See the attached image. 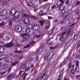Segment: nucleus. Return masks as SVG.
Returning <instances> with one entry per match:
<instances>
[{"mask_svg": "<svg viewBox=\"0 0 80 80\" xmlns=\"http://www.w3.org/2000/svg\"><path fill=\"white\" fill-rule=\"evenodd\" d=\"M41 35H36L35 37L37 38H39V37H40Z\"/></svg>", "mask_w": 80, "mask_h": 80, "instance_id": "nucleus-53", "label": "nucleus"}, {"mask_svg": "<svg viewBox=\"0 0 80 80\" xmlns=\"http://www.w3.org/2000/svg\"><path fill=\"white\" fill-rule=\"evenodd\" d=\"M69 2L68 0L66 1V4H67V5H68V3H69Z\"/></svg>", "mask_w": 80, "mask_h": 80, "instance_id": "nucleus-58", "label": "nucleus"}, {"mask_svg": "<svg viewBox=\"0 0 80 80\" xmlns=\"http://www.w3.org/2000/svg\"><path fill=\"white\" fill-rule=\"evenodd\" d=\"M12 76H13V74L11 73L9 75L8 77H7L8 79V80H10L11 78L12 77Z\"/></svg>", "mask_w": 80, "mask_h": 80, "instance_id": "nucleus-23", "label": "nucleus"}, {"mask_svg": "<svg viewBox=\"0 0 80 80\" xmlns=\"http://www.w3.org/2000/svg\"><path fill=\"white\" fill-rule=\"evenodd\" d=\"M56 6L55 5H53V6H52L51 8L53 10L54 8H55V7Z\"/></svg>", "mask_w": 80, "mask_h": 80, "instance_id": "nucleus-57", "label": "nucleus"}, {"mask_svg": "<svg viewBox=\"0 0 80 80\" xmlns=\"http://www.w3.org/2000/svg\"><path fill=\"white\" fill-rule=\"evenodd\" d=\"M9 23L10 27H12V22L11 20H9Z\"/></svg>", "mask_w": 80, "mask_h": 80, "instance_id": "nucleus-39", "label": "nucleus"}, {"mask_svg": "<svg viewBox=\"0 0 80 80\" xmlns=\"http://www.w3.org/2000/svg\"><path fill=\"white\" fill-rule=\"evenodd\" d=\"M43 11H40L39 12V14L40 16H42L43 15Z\"/></svg>", "mask_w": 80, "mask_h": 80, "instance_id": "nucleus-24", "label": "nucleus"}, {"mask_svg": "<svg viewBox=\"0 0 80 80\" xmlns=\"http://www.w3.org/2000/svg\"><path fill=\"white\" fill-rule=\"evenodd\" d=\"M28 28L29 29H33V25L32 24H30L28 26Z\"/></svg>", "mask_w": 80, "mask_h": 80, "instance_id": "nucleus-22", "label": "nucleus"}, {"mask_svg": "<svg viewBox=\"0 0 80 80\" xmlns=\"http://www.w3.org/2000/svg\"><path fill=\"white\" fill-rule=\"evenodd\" d=\"M68 67L69 68H71V67H72V68H73L74 67V66L72 65V63H70L69 66H68Z\"/></svg>", "mask_w": 80, "mask_h": 80, "instance_id": "nucleus-44", "label": "nucleus"}, {"mask_svg": "<svg viewBox=\"0 0 80 80\" xmlns=\"http://www.w3.org/2000/svg\"><path fill=\"white\" fill-rule=\"evenodd\" d=\"M61 23H64V20H62L61 22Z\"/></svg>", "mask_w": 80, "mask_h": 80, "instance_id": "nucleus-63", "label": "nucleus"}, {"mask_svg": "<svg viewBox=\"0 0 80 80\" xmlns=\"http://www.w3.org/2000/svg\"><path fill=\"white\" fill-rule=\"evenodd\" d=\"M6 72L5 69L2 68L0 69V73L1 74H4V73H5Z\"/></svg>", "mask_w": 80, "mask_h": 80, "instance_id": "nucleus-13", "label": "nucleus"}, {"mask_svg": "<svg viewBox=\"0 0 80 80\" xmlns=\"http://www.w3.org/2000/svg\"><path fill=\"white\" fill-rule=\"evenodd\" d=\"M18 77V75H15L13 77L14 78H17Z\"/></svg>", "mask_w": 80, "mask_h": 80, "instance_id": "nucleus-60", "label": "nucleus"}, {"mask_svg": "<svg viewBox=\"0 0 80 80\" xmlns=\"http://www.w3.org/2000/svg\"><path fill=\"white\" fill-rule=\"evenodd\" d=\"M59 2H61V3L60 5L58 6V7H60V6H61V5H62L64 4V1H63V0H60Z\"/></svg>", "mask_w": 80, "mask_h": 80, "instance_id": "nucleus-17", "label": "nucleus"}, {"mask_svg": "<svg viewBox=\"0 0 80 80\" xmlns=\"http://www.w3.org/2000/svg\"><path fill=\"white\" fill-rule=\"evenodd\" d=\"M4 23H5L4 22H2V23H0V27H2V26H3L4 25Z\"/></svg>", "mask_w": 80, "mask_h": 80, "instance_id": "nucleus-48", "label": "nucleus"}, {"mask_svg": "<svg viewBox=\"0 0 80 80\" xmlns=\"http://www.w3.org/2000/svg\"><path fill=\"white\" fill-rule=\"evenodd\" d=\"M39 23H40L41 26H43V25L44 24V23H45V21L42 20H40L39 21Z\"/></svg>", "mask_w": 80, "mask_h": 80, "instance_id": "nucleus-18", "label": "nucleus"}, {"mask_svg": "<svg viewBox=\"0 0 80 80\" xmlns=\"http://www.w3.org/2000/svg\"><path fill=\"white\" fill-rule=\"evenodd\" d=\"M21 36L22 38L25 39H28L29 38V35L28 34H21Z\"/></svg>", "mask_w": 80, "mask_h": 80, "instance_id": "nucleus-11", "label": "nucleus"}, {"mask_svg": "<svg viewBox=\"0 0 80 80\" xmlns=\"http://www.w3.org/2000/svg\"><path fill=\"white\" fill-rule=\"evenodd\" d=\"M75 25V23L73 24L72 22H70L68 24V26H69V27H72L73 25Z\"/></svg>", "mask_w": 80, "mask_h": 80, "instance_id": "nucleus-29", "label": "nucleus"}, {"mask_svg": "<svg viewBox=\"0 0 80 80\" xmlns=\"http://www.w3.org/2000/svg\"><path fill=\"white\" fill-rule=\"evenodd\" d=\"M53 55V53L51 52L49 54L46 55L44 57L45 60H46L47 61H48L52 57Z\"/></svg>", "mask_w": 80, "mask_h": 80, "instance_id": "nucleus-4", "label": "nucleus"}, {"mask_svg": "<svg viewBox=\"0 0 80 80\" xmlns=\"http://www.w3.org/2000/svg\"><path fill=\"white\" fill-rule=\"evenodd\" d=\"M18 17H16L15 18H13L12 19V21H13V22H17L18 21Z\"/></svg>", "mask_w": 80, "mask_h": 80, "instance_id": "nucleus-19", "label": "nucleus"}, {"mask_svg": "<svg viewBox=\"0 0 80 80\" xmlns=\"http://www.w3.org/2000/svg\"><path fill=\"white\" fill-rule=\"evenodd\" d=\"M40 3H42L43 2V0H39Z\"/></svg>", "mask_w": 80, "mask_h": 80, "instance_id": "nucleus-61", "label": "nucleus"}, {"mask_svg": "<svg viewBox=\"0 0 80 80\" xmlns=\"http://www.w3.org/2000/svg\"><path fill=\"white\" fill-rule=\"evenodd\" d=\"M47 78H48V76L47 75H46L45 76V78H44L43 80H47Z\"/></svg>", "mask_w": 80, "mask_h": 80, "instance_id": "nucleus-50", "label": "nucleus"}, {"mask_svg": "<svg viewBox=\"0 0 80 80\" xmlns=\"http://www.w3.org/2000/svg\"><path fill=\"white\" fill-rule=\"evenodd\" d=\"M65 8V6H61L59 9L60 10H63V9H64V8Z\"/></svg>", "mask_w": 80, "mask_h": 80, "instance_id": "nucleus-32", "label": "nucleus"}, {"mask_svg": "<svg viewBox=\"0 0 80 80\" xmlns=\"http://www.w3.org/2000/svg\"><path fill=\"white\" fill-rule=\"evenodd\" d=\"M72 38H73L74 40H76L77 38V35H75L74 33H72L71 35Z\"/></svg>", "mask_w": 80, "mask_h": 80, "instance_id": "nucleus-16", "label": "nucleus"}, {"mask_svg": "<svg viewBox=\"0 0 80 80\" xmlns=\"http://www.w3.org/2000/svg\"><path fill=\"white\" fill-rule=\"evenodd\" d=\"M30 70V68H29V67H26L25 68V75H27V74H28V73L29 72L28 71L29 70Z\"/></svg>", "mask_w": 80, "mask_h": 80, "instance_id": "nucleus-15", "label": "nucleus"}, {"mask_svg": "<svg viewBox=\"0 0 80 80\" xmlns=\"http://www.w3.org/2000/svg\"><path fill=\"white\" fill-rule=\"evenodd\" d=\"M76 57L77 58H80V55H76Z\"/></svg>", "mask_w": 80, "mask_h": 80, "instance_id": "nucleus-46", "label": "nucleus"}, {"mask_svg": "<svg viewBox=\"0 0 80 80\" xmlns=\"http://www.w3.org/2000/svg\"><path fill=\"white\" fill-rule=\"evenodd\" d=\"M67 29V27L66 26L63 27L62 29V31H65V30H66Z\"/></svg>", "mask_w": 80, "mask_h": 80, "instance_id": "nucleus-37", "label": "nucleus"}, {"mask_svg": "<svg viewBox=\"0 0 80 80\" xmlns=\"http://www.w3.org/2000/svg\"><path fill=\"white\" fill-rule=\"evenodd\" d=\"M46 53H50V51L49 50H47L46 51Z\"/></svg>", "mask_w": 80, "mask_h": 80, "instance_id": "nucleus-56", "label": "nucleus"}, {"mask_svg": "<svg viewBox=\"0 0 80 80\" xmlns=\"http://www.w3.org/2000/svg\"><path fill=\"white\" fill-rule=\"evenodd\" d=\"M80 77V75H77L76 77V79H78V78H79Z\"/></svg>", "mask_w": 80, "mask_h": 80, "instance_id": "nucleus-49", "label": "nucleus"}, {"mask_svg": "<svg viewBox=\"0 0 80 80\" xmlns=\"http://www.w3.org/2000/svg\"><path fill=\"white\" fill-rule=\"evenodd\" d=\"M5 39L7 41L10 40V37H9V36H6Z\"/></svg>", "mask_w": 80, "mask_h": 80, "instance_id": "nucleus-43", "label": "nucleus"}, {"mask_svg": "<svg viewBox=\"0 0 80 80\" xmlns=\"http://www.w3.org/2000/svg\"><path fill=\"white\" fill-rule=\"evenodd\" d=\"M28 6H30V7H32V6L33 5V4L32 3L29 2L28 3Z\"/></svg>", "mask_w": 80, "mask_h": 80, "instance_id": "nucleus-35", "label": "nucleus"}, {"mask_svg": "<svg viewBox=\"0 0 80 80\" xmlns=\"http://www.w3.org/2000/svg\"><path fill=\"white\" fill-rule=\"evenodd\" d=\"M25 31L26 33H27V34L30 32V30L28 29H26Z\"/></svg>", "mask_w": 80, "mask_h": 80, "instance_id": "nucleus-28", "label": "nucleus"}, {"mask_svg": "<svg viewBox=\"0 0 80 80\" xmlns=\"http://www.w3.org/2000/svg\"><path fill=\"white\" fill-rule=\"evenodd\" d=\"M70 73H71V78H73L75 76V71L74 69H72L70 71Z\"/></svg>", "mask_w": 80, "mask_h": 80, "instance_id": "nucleus-7", "label": "nucleus"}, {"mask_svg": "<svg viewBox=\"0 0 80 80\" xmlns=\"http://www.w3.org/2000/svg\"><path fill=\"white\" fill-rule=\"evenodd\" d=\"M62 74H63V71H61V72H60V75L58 77V78H60L61 77H62Z\"/></svg>", "mask_w": 80, "mask_h": 80, "instance_id": "nucleus-41", "label": "nucleus"}, {"mask_svg": "<svg viewBox=\"0 0 80 80\" xmlns=\"http://www.w3.org/2000/svg\"><path fill=\"white\" fill-rule=\"evenodd\" d=\"M2 3L3 5H6L7 4V3H8V2L6 1H2Z\"/></svg>", "mask_w": 80, "mask_h": 80, "instance_id": "nucleus-25", "label": "nucleus"}, {"mask_svg": "<svg viewBox=\"0 0 80 80\" xmlns=\"http://www.w3.org/2000/svg\"><path fill=\"white\" fill-rule=\"evenodd\" d=\"M13 61V59L10 57H7L5 58V62L7 63H11Z\"/></svg>", "mask_w": 80, "mask_h": 80, "instance_id": "nucleus-5", "label": "nucleus"}, {"mask_svg": "<svg viewBox=\"0 0 80 80\" xmlns=\"http://www.w3.org/2000/svg\"><path fill=\"white\" fill-rule=\"evenodd\" d=\"M52 33H53V30L49 31L48 32V34L49 35H52Z\"/></svg>", "mask_w": 80, "mask_h": 80, "instance_id": "nucleus-27", "label": "nucleus"}, {"mask_svg": "<svg viewBox=\"0 0 80 80\" xmlns=\"http://www.w3.org/2000/svg\"><path fill=\"white\" fill-rule=\"evenodd\" d=\"M18 63V61H16L15 62H12V65L13 66H15V65H17V63Z\"/></svg>", "mask_w": 80, "mask_h": 80, "instance_id": "nucleus-21", "label": "nucleus"}, {"mask_svg": "<svg viewBox=\"0 0 80 80\" xmlns=\"http://www.w3.org/2000/svg\"><path fill=\"white\" fill-rule=\"evenodd\" d=\"M26 67V65L25 64L23 65L21 67V69H23V68H25Z\"/></svg>", "mask_w": 80, "mask_h": 80, "instance_id": "nucleus-34", "label": "nucleus"}, {"mask_svg": "<svg viewBox=\"0 0 80 80\" xmlns=\"http://www.w3.org/2000/svg\"><path fill=\"white\" fill-rule=\"evenodd\" d=\"M65 63H66L64 61L61 64V65L63 66V65H64Z\"/></svg>", "mask_w": 80, "mask_h": 80, "instance_id": "nucleus-52", "label": "nucleus"}, {"mask_svg": "<svg viewBox=\"0 0 80 80\" xmlns=\"http://www.w3.org/2000/svg\"><path fill=\"white\" fill-rule=\"evenodd\" d=\"M25 73V72L24 71H21L19 72V77H21V78H22V77H23V74Z\"/></svg>", "mask_w": 80, "mask_h": 80, "instance_id": "nucleus-14", "label": "nucleus"}, {"mask_svg": "<svg viewBox=\"0 0 80 80\" xmlns=\"http://www.w3.org/2000/svg\"><path fill=\"white\" fill-rule=\"evenodd\" d=\"M41 51H40L38 50V51H37L35 53L36 55H39Z\"/></svg>", "mask_w": 80, "mask_h": 80, "instance_id": "nucleus-31", "label": "nucleus"}, {"mask_svg": "<svg viewBox=\"0 0 80 80\" xmlns=\"http://www.w3.org/2000/svg\"><path fill=\"white\" fill-rule=\"evenodd\" d=\"M0 15L2 17H5L7 15V11L6 10H3L1 12Z\"/></svg>", "mask_w": 80, "mask_h": 80, "instance_id": "nucleus-6", "label": "nucleus"}, {"mask_svg": "<svg viewBox=\"0 0 80 80\" xmlns=\"http://www.w3.org/2000/svg\"><path fill=\"white\" fill-rule=\"evenodd\" d=\"M45 44H43L42 45V46L43 47H45Z\"/></svg>", "mask_w": 80, "mask_h": 80, "instance_id": "nucleus-64", "label": "nucleus"}, {"mask_svg": "<svg viewBox=\"0 0 80 80\" xmlns=\"http://www.w3.org/2000/svg\"><path fill=\"white\" fill-rule=\"evenodd\" d=\"M13 45H14V43H13V42L12 41L9 43L5 45L4 47L8 48H10V47H12V46H13Z\"/></svg>", "mask_w": 80, "mask_h": 80, "instance_id": "nucleus-9", "label": "nucleus"}, {"mask_svg": "<svg viewBox=\"0 0 80 80\" xmlns=\"http://www.w3.org/2000/svg\"><path fill=\"white\" fill-rule=\"evenodd\" d=\"M5 48L3 47H0V53H2L4 51Z\"/></svg>", "mask_w": 80, "mask_h": 80, "instance_id": "nucleus-20", "label": "nucleus"}, {"mask_svg": "<svg viewBox=\"0 0 80 80\" xmlns=\"http://www.w3.org/2000/svg\"><path fill=\"white\" fill-rule=\"evenodd\" d=\"M4 43L3 42H0V47H3V46H4Z\"/></svg>", "mask_w": 80, "mask_h": 80, "instance_id": "nucleus-30", "label": "nucleus"}, {"mask_svg": "<svg viewBox=\"0 0 80 80\" xmlns=\"http://www.w3.org/2000/svg\"><path fill=\"white\" fill-rule=\"evenodd\" d=\"M39 25H35L33 26V30H38L39 29Z\"/></svg>", "mask_w": 80, "mask_h": 80, "instance_id": "nucleus-12", "label": "nucleus"}, {"mask_svg": "<svg viewBox=\"0 0 80 80\" xmlns=\"http://www.w3.org/2000/svg\"><path fill=\"white\" fill-rule=\"evenodd\" d=\"M75 70L77 72H79V68L78 67H76Z\"/></svg>", "mask_w": 80, "mask_h": 80, "instance_id": "nucleus-38", "label": "nucleus"}, {"mask_svg": "<svg viewBox=\"0 0 80 80\" xmlns=\"http://www.w3.org/2000/svg\"><path fill=\"white\" fill-rule=\"evenodd\" d=\"M28 15L27 14H22V17L21 18V20L25 24H28L30 23L29 19L28 18Z\"/></svg>", "mask_w": 80, "mask_h": 80, "instance_id": "nucleus-1", "label": "nucleus"}, {"mask_svg": "<svg viewBox=\"0 0 80 80\" xmlns=\"http://www.w3.org/2000/svg\"><path fill=\"white\" fill-rule=\"evenodd\" d=\"M20 50H21V48L20 46L18 45L16 47V53H22L23 52V51H20Z\"/></svg>", "mask_w": 80, "mask_h": 80, "instance_id": "nucleus-10", "label": "nucleus"}, {"mask_svg": "<svg viewBox=\"0 0 80 80\" xmlns=\"http://www.w3.org/2000/svg\"><path fill=\"white\" fill-rule=\"evenodd\" d=\"M64 40V38H63V37H61L60 39V40L61 42H63Z\"/></svg>", "mask_w": 80, "mask_h": 80, "instance_id": "nucleus-40", "label": "nucleus"}, {"mask_svg": "<svg viewBox=\"0 0 80 80\" xmlns=\"http://www.w3.org/2000/svg\"><path fill=\"white\" fill-rule=\"evenodd\" d=\"M65 12H66V11L65 9H63V10H62L61 11V13L62 14L65 13Z\"/></svg>", "mask_w": 80, "mask_h": 80, "instance_id": "nucleus-45", "label": "nucleus"}, {"mask_svg": "<svg viewBox=\"0 0 80 80\" xmlns=\"http://www.w3.org/2000/svg\"><path fill=\"white\" fill-rule=\"evenodd\" d=\"M79 64V61H77L76 64V66H77V67H78Z\"/></svg>", "mask_w": 80, "mask_h": 80, "instance_id": "nucleus-47", "label": "nucleus"}, {"mask_svg": "<svg viewBox=\"0 0 80 80\" xmlns=\"http://www.w3.org/2000/svg\"><path fill=\"white\" fill-rule=\"evenodd\" d=\"M70 57V56L68 57L66 59L64 60V62L66 63L67 61H68V59H69V58Z\"/></svg>", "mask_w": 80, "mask_h": 80, "instance_id": "nucleus-33", "label": "nucleus"}, {"mask_svg": "<svg viewBox=\"0 0 80 80\" xmlns=\"http://www.w3.org/2000/svg\"><path fill=\"white\" fill-rule=\"evenodd\" d=\"M35 43V42L34 41H32L30 43L31 44H34V43Z\"/></svg>", "mask_w": 80, "mask_h": 80, "instance_id": "nucleus-59", "label": "nucleus"}, {"mask_svg": "<svg viewBox=\"0 0 80 80\" xmlns=\"http://www.w3.org/2000/svg\"><path fill=\"white\" fill-rule=\"evenodd\" d=\"M62 14V15H63V16H66V15H68V13H63V14Z\"/></svg>", "mask_w": 80, "mask_h": 80, "instance_id": "nucleus-51", "label": "nucleus"}, {"mask_svg": "<svg viewBox=\"0 0 80 80\" xmlns=\"http://www.w3.org/2000/svg\"><path fill=\"white\" fill-rule=\"evenodd\" d=\"M15 30L17 32H18V33H20L22 31L21 27L19 26H16L15 28Z\"/></svg>", "mask_w": 80, "mask_h": 80, "instance_id": "nucleus-8", "label": "nucleus"}, {"mask_svg": "<svg viewBox=\"0 0 80 80\" xmlns=\"http://www.w3.org/2000/svg\"><path fill=\"white\" fill-rule=\"evenodd\" d=\"M70 16L67 15L65 17V18L66 20H70Z\"/></svg>", "mask_w": 80, "mask_h": 80, "instance_id": "nucleus-42", "label": "nucleus"}, {"mask_svg": "<svg viewBox=\"0 0 80 80\" xmlns=\"http://www.w3.org/2000/svg\"><path fill=\"white\" fill-rule=\"evenodd\" d=\"M1 58L2 59H3V58H5V54H3L1 55Z\"/></svg>", "mask_w": 80, "mask_h": 80, "instance_id": "nucleus-36", "label": "nucleus"}, {"mask_svg": "<svg viewBox=\"0 0 80 80\" xmlns=\"http://www.w3.org/2000/svg\"><path fill=\"white\" fill-rule=\"evenodd\" d=\"M50 49H51L52 50H53V49H55V48H54L53 47H50Z\"/></svg>", "mask_w": 80, "mask_h": 80, "instance_id": "nucleus-54", "label": "nucleus"}, {"mask_svg": "<svg viewBox=\"0 0 80 80\" xmlns=\"http://www.w3.org/2000/svg\"><path fill=\"white\" fill-rule=\"evenodd\" d=\"M52 17H50V16L48 17V19H49V20H51V19H52Z\"/></svg>", "mask_w": 80, "mask_h": 80, "instance_id": "nucleus-62", "label": "nucleus"}, {"mask_svg": "<svg viewBox=\"0 0 80 80\" xmlns=\"http://www.w3.org/2000/svg\"><path fill=\"white\" fill-rule=\"evenodd\" d=\"M8 67V65L7 64H4L3 65V67L4 68H7Z\"/></svg>", "mask_w": 80, "mask_h": 80, "instance_id": "nucleus-26", "label": "nucleus"}, {"mask_svg": "<svg viewBox=\"0 0 80 80\" xmlns=\"http://www.w3.org/2000/svg\"><path fill=\"white\" fill-rule=\"evenodd\" d=\"M29 47H30V45H27L26 46L24 47V48H27Z\"/></svg>", "mask_w": 80, "mask_h": 80, "instance_id": "nucleus-55", "label": "nucleus"}, {"mask_svg": "<svg viewBox=\"0 0 80 80\" xmlns=\"http://www.w3.org/2000/svg\"><path fill=\"white\" fill-rule=\"evenodd\" d=\"M10 14L12 16H15L16 17H19L20 16V13L17 12V10L15 9H12L10 12Z\"/></svg>", "mask_w": 80, "mask_h": 80, "instance_id": "nucleus-2", "label": "nucleus"}, {"mask_svg": "<svg viewBox=\"0 0 80 80\" xmlns=\"http://www.w3.org/2000/svg\"><path fill=\"white\" fill-rule=\"evenodd\" d=\"M72 30V28H69L68 30H67L66 32H65V33H61L58 34L59 36H61L62 37H64V35H65V34H67L68 35L70 33V32H71Z\"/></svg>", "mask_w": 80, "mask_h": 80, "instance_id": "nucleus-3", "label": "nucleus"}]
</instances>
